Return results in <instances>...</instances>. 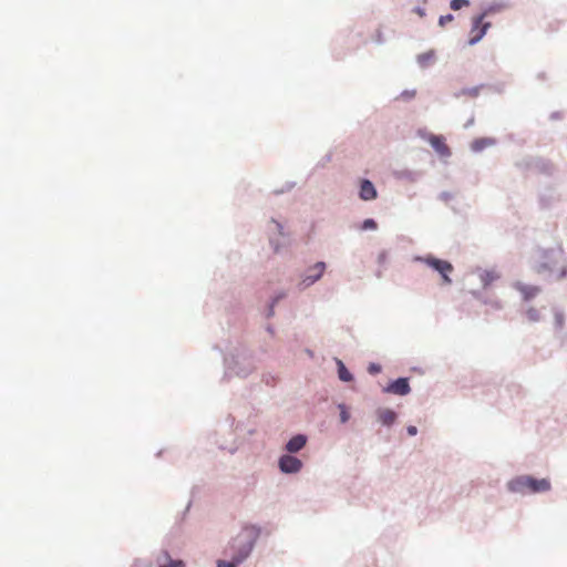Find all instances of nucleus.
Returning a JSON list of instances; mask_svg holds the SVG:
<instances>
[{
	"label": "nucleus",
	"instance_id": "nucleus-10",
	"mask_svg": "<svg viewBox=\"0 0 567 567\" xmlns=\"http://www.w3.org/2000/svg\"><path fill=\"white\" fill-rule=\"evenodd\" d=\"M515 289L520 292L525 301L535 298L540 292V288L538 286L525 285L522 282H516Z\"/></svg>",
	"mask_w": 567,
	"mask_h": 567
},
{
	"label": "nucleus",
	"instance_id": "nucleus-25",
	"mask_svg": "<svg viewBox=\"0 0 567 567\" xmlns=\"http://www.w3.org/2000/svg\"><path fill=\"white\" fill-rule=\"evenodd\" d=\"M238 563L235 560L233 561H225V560H218L217 567H236Z\"/></svg>",
	"mask_w": 567,
	"mask_h": 567
},
{
	"label": "nucleus",
	"instance_id": "nucleus-8",
	"mask_svg": "<svg viewBox=\"0 0 567 567\" xmlns=\"http://www.w3.org/2000/svg\"><path fill=\"white\" fill-rule=\"evenodd\" d=\"M385 391L398 395H405L410 392L409 381L405 378H400L390 383Z\"/></svg>",
	"mask_w": 567,
	"mask_h": 567
},
{
	"label": "nucleus",
	"instance_id": "nucleus-11",
	"mask_svg": "<svg viewBox=\"0 0 567 567\" xmlns=\"http://www.w3.org/2000/svg\"><path fill=\"white\" fill-rule=\"evenodd\" d=\"M359 195L362 200H372V199L377 198L378 193H377L375 187L373 186V184L370 181L363 179L361 182Z\"/></svg>",
	"mask_w": 567,
	"mask_h": 567
},
{
	"label": "nucleus",
	"instance_id": "nucleus-1",
	"mask_svg": "<svg viewBox=\"0 0 567 567\" xmlns=\"http://www.w3.org/2000/svg\"><path fill=\"white\" fill-rule=\"evenodd\" d=\"M533 269L537 275H547L557 281L567 278V262L563 247L539 249Z\"/></svg>",
	"mask_w": 567,
	"mask_h": 567
},
{
	"label": "nucleus",
	"instance_id": "nucleus-4",
	"mask_svg": "<svg viewBox=\"0 0 567 567\" xmlns=\"http://www.w3.org/2000/svg\"><path fill=\"white\" fill-rule=\"evenodd\" d=\"M417 261H422L435 271H437L442 277L443 285H451L452 279L450 278V274L453 272L454 267L451 262L446 260H442L439 258H435L433 256H426V257H417L415 258Z\"/></svg>",
	"mask_w": 567,
	"mask_h": 567
},
{
	"label": "nucleus",
	"instance_id": "nucleus-21",
	"mask_svg": "<svg viewBox=\"0 0 567 567\" xmlns=\"http://www.w3.org/2000/svg\"><path fill=\"white\" fill-rule=\"evenodd\" d=\"M132 567H154L153 563L146 560H135Z\"/></svg>",
	"mask_w": 567,
	"mask_h": 567
},
{
	"label": "nucleus",
	"instance_id": "nucleus-28",
	"mask_svg": "<svg viewBox=\"0 0 567 567\" xmlns=\"http://www.w3.org/2000/svg\"><path fill=\"white\" fill-rule=\"evenodd\" d=\"M381 370V368L374 363L370 364L369 367V372L370 373H379Z\"/></svg>",
	"mask_w": 567,
	"mask_h": 567
},
{
	"label": "nucleus",
	"instance_id": "nucleus-27",
	"mask_svg": "<svg viewBox=\"0 0 567 567\" xmlns=\"http://www.w3.org/2000/svg\"><path fill=\"white\" fill-rule=\"evenodd\" d=\"M406 432L410 436H414L417 433V429L414 425H409Z\"/></svg>",
	"mask_w": 567,
	"mask_h": 567
},
{
	"label": "nucleus",
	"instance_id": "nucleus-3",
	"mask_svg": "<svg viewBox=\"0 0 567 567\" xmlns=\"http://www.w3.org/2000/svg\"><path fill=\"white\" fill-rule=\"evenodd\" d=\"M508 489L514 493H542L550 489V482L547 478H534L528 475L515 477L508 482Z\"/></svg>",
	"mask_w": 567,
	"mask_h": 567
},
{
	"label": "nucleus",
	"instance_id": "nucleus-24",
	"mask_svg": "<svg viewBox=\"0 0 567 567\" xmlns=\"http://www.w3.org/2000/svg\"><path fill=\"white\" fill-rule=\"evenodd\" d=\"M496 278H498L497 275H495L494 272L487 271V272H485L483 280L485 281V284H488V282L495 280Z\"/></svg>",
	"mask_w": 567,
	"mask_h": 567
},
{
	"label": "nucleus",
	"instance_id": "nucleus-12",
	"mask_svg": "<svg viewBox=\"0 0 567 567\" xmlns=\"http://www.w3.org/2000/svg\"><path fill=\"white\" fill-rule=\"evenodd\" d=\"M306 443L307 437L302 434H298L288 441V443L286 444V450L289 453H297L305 447Z\"/></svg>",
	"mask_w": 567,
	"mask_h": 567
},
{
	"label": "nucleus",
	"instance_id": "nucleus-19",
	"mask_svg": "<svg viewBox=\"0 0 567 567\" xmlns=\"http://www.w3.org/2000/svg\"><path fill=\"white\" fill-rule=\"evenodd\" d=\"M339 409H340V421H341L342 423L348 422V421H349V419H350V414H349V412H348V410H347L346 405L340 404V405H339Z\"/></svg>",
	"mask_w": 567,
	"mask_h": 567
},
{
	"label": "nucleus",
	"instance_id": "nucleus-20",
	"mask_svg": "<svg viewBox=\"0 0 567 567\" xmlns=\"http://www.w3.org/2000/svg\"><path fill=\"white\" fill-rule=\"evenodd\" d=\"M526 315L530 321H538L540 318L538 310L535 308H529Z\"/></svg>",
	"mask_w": 567,
	"mask_h": 567
},
{
	"label": "nucleus",
	"instance_id": "nucleus-29",
	"mask_svg": "<svg viewBox=\"0 0 567 567\" xmlns=\"http://www.w3.org/2000/svg\"><path fill=\"white\" fill-rule=\"evenodd\" d=\"M414 12H415L419 17H421V18H423V17L425 16V10H424V9H422V8H415V9H414Z\"/></svg>",
	"mask_w": 567,
	"mask_h": 567
},
{
	"label": "nucleus",
	"instance_id": "nucleus-6",
	"mask_svg": "<svg viewBox=\"0 0 567 567\" xmlns=\"http://www.w3.org/2000/svg\"><path fill=\"white\" fill-rule=\"evenodd\" d=\"M302 467V462L296 456L282 455L279 458V468L287 474L298 473Z\"/></svg>",
	"mask_w": 567,
	"mask_h": 567
},
{
	"label": "nucleus",
	"instance_id": "nucleus-16",
	"mask_svg": "<svg viewBox=\"0 0 567 567\" xmlns=\"http://www.w3.org/2000/svg\"><path fill=\"white\" fill-rule=\"evenodd\" d=\"M338 367H339V369H338L339 379L344 382L351 381L352 374L348 371V369L344 367L342 361H338Z\"/></svg>",
	"mask_w": 567,
	"mask_h": 567
},
{
	"label": "nucleus",
	"instance_id": "nucleus-15",
	"mask_svg": "<svg viewBox=\"0 0 567 567\" xmlns=\"http://www.w3.org/2000/svg\"><path fill=\"white\" fill-rule=\"evenodd\" d=\"M495 140L492 137H480L472 142L471 148L473 152H482L484 148L493 146Z\"/></svg>",
	"mask_w": 567,
	"mask_h": 567
},
{
	"label": "nucleus",
	"instance_id": "nucleus-7",
	"mask_svg": "<svg viewBox=\"0 0 567 567\" xmlns=\"http://www.w3.org/2000/svg\"><path fill=\"white\" fill-rule=\"evenodd\" d=\"M324 269H326L324 262H322V261L317 262L315 266H312L308 269V274L303 278L302 282L306 286L312 285L313 282H316L317 280H319L321 278V276L324 272Z\"/></svg>",
	"mask_w": 567,
	"mask_h": 567
},
{
	"label": "nucleus",
	"instance_id": "nucleus-18",
	"mask_svg": "<svg viewBox=\"0 0 567 567\" xmlns=\"http://www.w3.org/2000/svg\"><path fill=\"white\" fill-rule=\"evenodd\" d=\"M470 1L468 0H451L450 7L452 10L457 11L464 7H468Z\"/></svg>",
	"mask_w": 567,
	"mask_h": 567
},
{
	"label": "nucleus",
	"instance_id": "nucleus-9",
	"mask_svg": "<svg viewBox=\"0 0 567 567\" xmlns=\"http://www.w3.org/2000/svg\"><path fill=\"white\" fill-rule=\"evenodd\" d=\"M429 142L439 155L444 156V157L451 155V151H450L449 146L446 145L445 138L443 136L431 135L429 138Z\"/></svg>",
	"mask_w": 567,
	"mask_h": 567
},
{
	"label": "nucleus",
	"instance_id": "nucleus-2",
	"mask_svg": "<svg viewBox=\"0 0 567 567\" xmlns=\"http://www.w3.org/2000/svg\"><path fill=\"white\" fill-rule=\"evenodd\" d=\"M259 535V530L254 527H245L229 545V556L236 563H243L251 553L254 544Z\"/></svg>",
	"mask_w": 567,
	"mask_h": 567
},
{
	"label": "nucleus",
	"instance_id": "nucleus-14",
	"mask_svg": "<svg viewBox=\"0 0 567 567\" xmlns=\"http://www.w3.org/2000/svg\"><path fill=\"white\" fill-rule=\"evenodd\" d=\"M377 415H378V420L383 425H388V426L393 424L396 420V413L390 409H379L377 411Z\"/></svg>",
	"mask_w": 567,
	"mask_h": 567
},
{
	"label": "nucleus",
	"instance_id": "nucleus-13",
	"mask_svg": "<svg viewBox=\"0 0 567 567\" xmlns=\"http://www.w3.org/2000/svg\"><path fill=\"white\" fill-rule=\"evenodd\" d=\"M156 563L158 564V567H185V564L183 560L172 559L171 556L166 551H164L162 555L157 556Z\"/></svg>",
	"mask_w": 567,
	"mask_h": 567
},
{
	"label": "nucleus",
	"instance_id": "nucleus-26",
	"mask_svg": "<svg viewBox=\"0 0 567 567\" xmlns=\"http://www.w3.org/2000/svg\"><path fill=\"white\" fill-rule=\"evenodd\" d=\"M555 321H556V324L561 328L564 326V315L560 313V312H556L555 313Z\"/></svg>",
	"mask_w": 567,
	"mask_h": 567
},
{
	"label": "nucleus",
	"instance_id": "nucleus-23",
	"mask_svg": "<svg viewBox=\"0 0 567 567\" xmlns=\"http://www.w3.org/2000/svg\"><path fill=\"white\" fill-rule=\"evenodd\" d=\"M362 228L363 229H375L377 228V223L373 219H365L363 221Z\"/></svg>",
	"mask_w": 567,
	"mask_h": 567
},
{
	"label": "nucleus",
	"instance_id": "nucleus-22",
	"mask_svg": "<svg viewBox=\"0 0 567 567\" xmlns=\"http://www.w3.org/2000/svg\"><path fill=\"white\" fill-rule=\"evenodd\" d=\"M453 19L454 18H453L452 14L441 16L440 20H439V23H440L441 27H444L446 23L452 22Z\"/></svg>",
	"mask_w": 567,
	"mask_h": 567
},
{
	"label": "nucleus",
	"instance_id": "nucleus-17",
	"mask_svg": "<svg viewBox=\"0 0 567 567\" xmlns=\"http://www.w3.org/2000/svg\"><path fill=\"white\" fill-rule=\"evenodd\" d=\"M434 60V52L430 51L417 56V61L422 66H427Z\"/></svg>",
	"mask_w": 567,
	"mask_h": 567
},
{
	"label": "nucleus",
	"instance_id": "nucleus-5",
	"mask_svg": "<svg viewBox=\"0 0 567 567\" xmlns=\"http://www.w3.org/2000/svg\"><path fill=\"white\" fill-rule=\"evenodd\" d=\"M485 13L475 17L472 21V28L470 31L468 44L474 45L477 43L487 32L491 27L489 22H484Z\"/></svg>",
	"mask_w": 567,
	"mask_h": 567
}]
</instances>
